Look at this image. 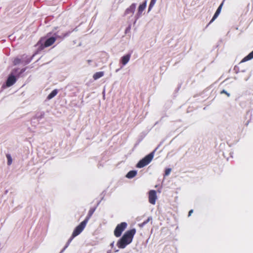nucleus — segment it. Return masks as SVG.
I'll list each match as a JSON object with an SVG mask.
<instances>
[{"mask_svg": "<svg viewBox=\"0 0 253 253\" xmlns=\"http://www.w3.org/2000/svg\"><path fill=\"white\" fill-rule=\"evenodd\" d=\"M135 233V230L134 229L126 232L123 236L121 241L118 243L119 247L124 248L126 245L129 244L131 242Z\"/></svg>", "mask_w": 253, "mask_h": 253, "instance_id": "nucleus-1", "label": "nucleus"}, {"mask_svg": "<svg viewBox=\"0 0 253 253\" xmlns=\"http://www.w3.org/2000/svg\"><path fill=\"white\" fill-rule=\"evenodd\" d=\"M153 156V153H150L148 155L146 156L144 158L140 161L137 164L136 167L139 168L144 167L151 161Z\"/></svg>", "mask_w": 253, "mask_h": 253, "instance_id": "nucleus-2", "label": "nucleus"}, {"mask_svg": "<svg viewBox=\"0 0 253 253\" xmlns=\"http://www.w3.org/2000/svg\"><path fill=\"white\" fill-rule=\"evenodd\" d=\"M126 223L125 222H123L118 225L114 231L115 235L117 237L120 236L122 231L126 228Z\"/></svg>", "mask_w": 253, "mask_h": 253, "instance_id": "nucleus-3", "label": "nucleus"}, {"mask_svg": "<svg viewBox=\"0 0 253 253\" xmlns=\"http://www.w3.org/2000/svg\"><path fill=\"white\" fill-rule=\"evenodd\" d=\"M86 222L87 219L83 221L77 227L75 230L74 231L73 233V237H74L77 236L82 232V231L84 229V227H85Z\"/></svg>", "mask_w": 253, "mask_h": 253, "instance_id": "nucleus-4", "label": "nucleus"}, {"mask_svg": "<svg viewBox=\"0 0 253 253\" xmlns=\"http://www.w3.org/2000/svg\"><path fill=\"white\" fill-rule=\"evenodd\" d=\"M157 199V195L156 191L154 190H151L149 193V201L152 204H155V201Z\"/></svg>", "mask_w": 253, "mask_h": 253, "instance_id": "nucleus-5", "label": "nucleus"}, {"mask_svg": "<svg viewBox=\"0 0 253 253\" xmlns=\"http://www.w3.org/2000/svg\"><path fill=\"white\" fill-rule=\"evenodd\" d=\"M16 81V79L14 76H10L7 79L6 82V85L8 86H11Z\"/></svg>", "mask_w": 253, "mask_h": 253, "instance_id": "nucleus-6", "label": "nucleus"}, {"mask_svg": "<svg viewBox=\"0 0 253 253\" xmlns=\"http://www.w3.org/2000/svg\"><path fill=\"white\" fill-rule=\"evenodd\" d=\"M55 39L54 38H50L46 40V41L45 42V46H48L51 45L52 44L54 43L55 42Z\"/></svg>", "mask_w": 253, "mask_h": 253, "instance_id": "nucleus-7", "label": "nucleus"}, {"mask_svg": "<svg viewBox=\"0 0 253 253\" xmlns=\"http://www.w3.org/2000/svg\"><path fill=\"white\" fill-rule=\"evenodd\" d=\"M136 174V171L135 170H132L129 171L126 175V177L128 178H132L134 177Z\"/></svg>", "mask_w": 253, "mask_h": 253, "instance_id": "nucleus-8", "label": "nucleus"}, {"mask_svg": "<svg viewBox=\"0 0 253 253\" xmlns=\"http://www.w3.org/2000/svg\"><path fill=\"white\" fill-rule=\"evenodd\" d=\"M253 58V51L251 52L247 56L245 57L242 61V62L246 61L249 59Z\"/></svg>", "mask_w": 253, "mask_h": 253, "instance_id": "nucleus-9", "label": "nucleus"}, {"mask_svg": "<svg viewBox=\"0 0 253 253\" xmlns=\"http://www.w3.org/2000/svg\"><path fill=\"white\" fill-rule=\"evenodd\" d=\"M222 6V3L220 5L218 8V9L216 10V12H215V14H214L212 19L211 20V21H213L214 20V19L218 16V15L219 14V13L220 12Z\"/></svg>", "mask_w": 253, "mask_h": 253, "instance_id": "nucleus-10", "label": "nucleus"}, {"mask_svg": "<svg viewBox=\"0 0 253 253\" xmlns=\"http://www.w3.org/2000/svg\"><path fill=\"white\" fill-rule=\"evenodd\" d=\"M129 59V55L124 56L122 59L123 64H126L128 61Z\"/></svg>", "mask_w": 253, "mask_h": 253, "instance_id": "nucleus-11", "label": "nucleus"}, {"mask_svg": "<svg viewBox=\"0 0 253 253\" xmlns=\"http://www.w3.org/2000/svg\"><path fill=\"white\" fill-rule=\"evenodd\" d=\"M103 75V73L101 72H98V73H96L94 76H93V78L95 80L102 77V76Z\"/></svg>", "mask_w": 253, "mask_h": 253, "instance_id": "nucleus-12", "label": "nucleus"}, {"mask_svg": "<svg viewBox=\"0 0 253 253\" xmlns=\"http://www.w3.org/2000/svg\"><path fill=\"white\" fill-rule=\"evenodd\" d=\"M57 94V90H54L48 96V99H50L54 97Z\"/></svg>", "mask_w": 253, "mask_h": 253, "instance_id": "nucleus-13", "label": "nucleus"}, {"mask_svg": "<svg viewBox=\"0 0 253 253\" xmlns=\"http://www.w3.org/2000/svg\"><path fill=\"white\" fill-rule=\"evenodd\" d=\"M145 6H146V4L145 3L140 5L139 7V10L141 11L143 10V9L145 7Z\"/></svg>", "mask_w": 253, "mask_h": 253, "instance_id": "nucleus-14", "label": "nucleus"}, {"mask_svg": "<svg viewBox=\"0 0 253 253\" xmlns=\"http://www.w3.org/2000/svg\"><path fill=\"white\" fill-rule=\"evenodd\" d=\"M7 158L8 159V165H10L11 164V162H12V159L10 157V156L9 155H7Z\"/></svg>", "mask_w": 253, "mask_h": 253, "instance_id": "nucleus-15", "label": "nucleus"}, {"mask_svg": "<svg viewBox=\"0 0 253 253\" xmlns=\"http://www.w3.org/2000/svg\"><path fill=\"white\" fill-rule=\"evenodd\" d=\"M171 171V169H168L166 170V175H168Z\"/></svg>", "mask_w": 253, "mask_h": 253, "instance_id": "nucleus-16", "label": "nucleus"}, {"mask_svg": "<svg viewBox=\"0 0 253 253\" xmlns=\"http://www.w3.org/2000/svg\"><path fill=\"white\" fill-rule=\"evenodd\" d=\"M155 1H156V0H151V2L150 4V7L152 6L154 4V3H155Z\"/></svg>", "mask_w": 253, "mask_h": 253, "instance_id": "nucleus-17", "label": "nucleus"}, {"mask_svg": "<svg viewBox=\"0 0 253 253\" xmlns=\"http://www.w3.org/2000/svg\"><path fill=\"white\" fill-rule=\"evenodd\" d=\"M221 93H226L228 96H229V94L228 93H227L226 91H225L224 90H223V91L221 92Z\"/></svg>", "mask_w": 253, "mask_h": 253, "instance_id": "nucleus-18", "label": "nucleus"}, {"mask_svg": "<svg viewBox=\"0 0 253 253\" xmlns=\"http://www.w3.org/2000/svg\"><path fill=\"white\" fill-rule=\"evenodd\" d=\"M193 212V210H191L189 212V215L190 216L191 215V214Z\"/></svg>", "mask_w": 253, "mask_h": 253, "instance_id": "nucleus-19", "label": "nucleus"}]
</instances>
